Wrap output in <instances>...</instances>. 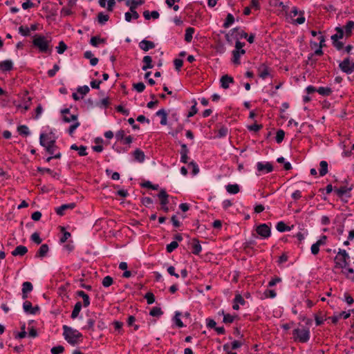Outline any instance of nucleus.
Segmentation results:
<instances>
[{
    "mask_svg": "<svg viewBox=\"0 0 354 354\" xmlns=\"http://www.w3.org/2000/svg\"><path fill=\"white\" fill-rule=\"evenodd\" d=\"M90 89L88 86H80L77 88V92L84 97L89 92Z\"/></svg>",
    "mask_w": 354,
    "mask_h": 354,
    "instance_id": "nucleus-52",
    "label": "nucleus"
},
{
    "mask_svg": "<svg viewBox=\"0 0 354 354\" xmlns=\"http://www.w3.org/2000/svg\"><path fill=\"white\" fill-rule=\"evenodd\" d=\"M257 168L259 172L263 173H270L273 170L272 165L270 162H258Z\"/></svg>",
    "mask_w": 354,
    "mask_h": 354,
    "instance_id": "nucleus-11",
    "label": "nucleus"
},
{
    "mask_svg": "<svg viewBox=\"0 0 354 354\" xmlns=\"http://www.w3.org/2000/svg\"><path fill=\"white\" fill-rule=\"evenodd\" d=\"M109 19L108 15H105L103 12H100L97 15L98 22L100 24H104Z\"/></svg>",
    "mask_w": 354,
    "mask_h": 354,
    "instance_id": "nucleus-44",
    "label": "nucleus"
},
{
    "mask_svg": "<svg viewBox=\"0 0 354 354\" xmlns=\"http://www.w3.org/2000/svg\"><path fill=\"white\" fill-rule=\"evenodd\" d=\"M221 86L222 88L226 89L230 86V84L234 82L233 78L227 75H223L221 78Z\"/></svg>",
    "mask_w": 354,
    "mask_h": 354,
    "instance_id": "nucleus-17",
    "label": "nucleus"
},
{
    "mask_svg": "<svg viewBox=\"0 0 354 354\" xmlns=\"http://www.w3.org/2000/svg\"><path fill=\"white\" fill-rule=\"evenodd\" d=\"M45 149L49 154L53 155V156H54L55 153H57L58 152V151H57V147L55 144L46 147Z\"/></svg>",
    "mask_w": 354,
    "mask_h": 354,
    "instance_id": "nucleus-53",
    "label": "nucleus"
},
{
    "mask_svg": "<svg viewBox=\"0 0 354 354\" xmlns=\"http://www.w3.org/2000/svg\"><path fill=\"white\" fill-rule=\"evenodd\" d=\"M48 252V246L46 244H43L40 246L37 255L40 257H44L46 255Z\"/></svg>",
    "mask_w": 354,
    "mask_h": 354,
    "instance_id": "nucleus-36",
    "label": "nucleus"
},
{
    "mask_svg": "<svg viewBox=\"0 0 354 354\" xmlns=\"http://www.w3.org/2000/svg\"><path fill=\"white\" fill-rule=\"evenodd\" d=\"M64 351V346L59 345L54 346L51 348L50 352L52 354H61Z\"/></svg>",
    "mask_w": 354,
    "mask_h": 354,
    "instance_id": "nucleus-54",
    "label": "nucleus"
},
{
    "mask_svg": "<svg viewBox=\"0 0 354 354\" xmlns=\"http://www.w3.org/2000/svg\"><path fill=\"white\" fill-rule=\"evenodd\" d=\"M163 314L162 310L159 307H153L150 310L149 315L153 317H160Z\"/></svg>",
    "mask_w": 354,
    "mask_h": 354,
    "instance_id": "nucleus-43",
    "label": "nucleus"
},
{
    "mask_svg": "<svg viewBox=\"0 0 354 354\" xmlns=\"http://www.w3.org/2000/svg\"><path fill=\"white\" fill-rule=\"evenodd\" d=\"M227 132H228V130L226 127H221L220 129H218L216 136L218 138L225 137L227 134Z\"/></svg>",
    "mask_w": 354,
    "mask_h": 354,
    "instance_id": "nucleus-59",
    "label": "nucleus"
},
{
    "mask_svg": "<svg viewBox=\"0 0 354 354\" xmlns=\"http://www.w3.org/2000/svg\"><path fill=\"white\" fill-rule=\"evenodd\" d=\"M349 258V255L345 250L339 249L334 259L335 267L342 269L346 268Z\"/></svg>",
    "mask_w": 354,
    "mask_h": 354,
    "instance_id": "nucleus-5",
    "label": "nucleus"
},
{
    "mask_svg": "<svg viewBox=\"0 0 354 354\" xmlns=\"http://www.w3.org/2000/svg\"><path fill=\"white\" fill-rule=\"evenodd\" d=\"M264 295L267 298H274L277 295L276 292L274 290H266Z\"/></svg>",
    "mask_w": 354,
    "mask_h": 354,
    "instance_id": "nucleus-62",
    "label": "nucleus"
},
{
    "mask_svg": "<svg viewBox=\"0 0 354 354\" xmlns=\"http://www.w3.org/2000/svg\"><path fill=\"white\" fill-rule=\"evenodd\" d=\"M102 285L105 288H108L113 284V279L110 276H106L102 279Z\"/></svg>",
    "mask_w": 354,
    "mask_h": 354,
    "instance_id": "nucleus-47",
    "label": "nucleus"
},
{
    "mask_svg": "<svg viewBox=\"0 0 354 354\" xmlns=\"http://www.w3.org/2000/svg\"><path fill=\"white\" fill-rule=\"evenodd\" d=\"M202 250V247L198 241H195L193 244V253L198 254Z\"/></svg>",
    "mask_w": 354,
    "mask_h": 354,
    "instance_id": "nucleus-55",
    "label": "nucleus"
},
{
    "mask_svg": "<svg viewBox=\"0 0 354 354\" xmlns=\"http://www.w3.org/2000/svg\"><path fill=\"white\" fill-rule=\"evenodd\" d=\"M133 88L138 92H142L145 88V85L142 82H138L133 84Z\"/></svg>",
    "mask_w": 354,
    "mask_h": 354,
    "instance_id": "nucleus-61",
    "label": "nucleus"
},
{
    "mask_svg": "<svg viewBox=\"0 0 354 354\" xmlns=\"http://www.w3.org/2000/svg\"><path fill=\"white\" fill-rule=\"evenodd\" d=\"M71 149L77 151L78 153L81 156L87 155L86 147L81 145L78 147L77 145L73 144L71 146Z\"/></svg>",
    "mask_w": 354,
    "mask_h": 354,
    "instance_id": "nucleus-23",
    "label": "nucleus"
},
{
    "mask_svg": "<svg viewBox=\"0 0 354 354\" xmlns=\"http://www.w3.org/2000/svg\"><path fill=\"white\" fill-rule=\"evenodd\" d=\"M145 298L147 299L148 304H152L155 301V297L151 292L146 293Z\"/></svg>",
    "mask_w": 354,
    "mask_h": 354,
    "instance_id": "nucleus-56",
    "label": "nucleus"
},
{
    "mask_svg": "<svg viewBox=\"0 0 354 354\" xmlns=\"http://www.w3.org/2000/svg\"><path fill=\"white\" fill-rule=\"evenodd\" d=\"M62 231H63V234H62V236L60 239V242L61 243H64L71 237V235L70 232L64 231V227L62 228Z\"/></svg>",
    "mask_w": 354,
    "mask_h": 354,
    "instance_id": "nucleus-57",
    "label": "nucleus"
},
{
    "mask_svg": "<svg viewBox=\"0 0 354 354\" xmlns=\"http://www.w3.org/2000/svg\"><path fill=\"white\" fill-rule=\"evenodd\" d=\"M57 137L52 133H41L39 136V143L44 148L53 145L56 142Z\"/></svg>",
    "mask_w": 354,
    "mask_h": 354,
    "instance_id": "nucleus-6",
    "label": "nucleus"
},
{
    "mask_svg": "<svg viewBox=\"0 0 354 354\" xmlns=\"http://www.w3.org/2000/svg\"><path fill=\"white\" fill-rule=\"evenodd\" d=\"M31 101L32 97L28 95L27 92H26L21 97L19 101H13V104L19 111L21 113H25L30 108Z\"/></svg>",
    "mask_w": 354,
    "mask_h": 354,
    "instance_id": "nucleus-3",
    "label": "nucleus"
},
{
    "mask_svg": "<svg viewBox=\"0 0 354 354\" xmlns=\"http://www.w3.org/2000/svg\"><path fill=\"white\" fill-rule=\"evenodd\" d=\"M158 198L160 200L161 206H165L168 204V197L169 195L167 194L165 189H161L158 195Z\"/></svg>",
    "mask_w": 354,
    "mask_h": 354,
    "instance_id": "nucleus-19",
    "label": "nucleus"
},
{
    "mask_svg": "<svg viewBox=\"0 0 354 354\" xmlns=\"http://www.w3.org/2000/svg\"><path fill=\"white\" fill-rule=\"evenodd\" d=\"M284 136H285V132L280 129V130H278L277 131V133H276V141L277 143H281L283 138H284Z\"/></svg>",
    "mask_w": 354,
    "mask_h": 354,
    "instance_id": "nucleus-50",
    "label": "nucleus"
},
{
    "mask_svg": "<svg viewBox=\"0 0 354 354\" xmlns=\"http://www.w3.org/2000/svg\"><path fill=\"white\" fill-rule=\"evenodd\" d=\"M66 48H67V46L63 41H59V45L56 47L57 52L59 54L64 53V52L66 50Z\"/></svg>",
    "mask_w": 354,
    "mask_h": 354,
    "instance_id": "nucleus-46",
    "label": "nucleus"
},
{
    "mask_svg": "<svg viewBox=\"0 0 354 354\" xmlns=\"http://www.w3.org/2000/svg\"><path fill=\"white\" fill-rule=\"evenodd\" d=\"M276 229L280 232H283L291 230V227L286 225V224L283 221H280V222L277 223V224L276 225Z\"/></svg>",
    "mask_w": 354,
    "mask_h": 354,
    "instance_id": "nucleus-33",
    "label": "nucleus"
},
{
    "mask_svg": "<svg viewBox=\"0 0 354 354\" xmlns=\"http://www.w3.org/2000/svg\"><path fill=\"white\" fill-rule=\"evenodd\" d=\"M105 41L106 40L104 39L95 36L91 38L90 44L95 47H97L100 44L105 43Z\"/></svg>",
    "mask_w": 354,
    "mask_h": 354,
    "instance_id": "nucleus-32",
    "label": "nucleus"
},
{
    "mask_svg": "<svg viewBox=\"0 0 354 354\" xmlns=\"http://www.w3.org/2000/svg\"><path fill=\"white\" fill-rule=\"evenodd\" d=\"M133 156L135 160L139 162H144L145 158L144 152L138 149L134 151Z\"/></svg>",
    "mask_w": 354,
    "mask_h": 354,
    "instance_id": "nucleus-28",
    "label": "nucleus"
},
{
    "mask_svg": "<svg viewBox=\"0 0 354 354\" xmlns=\"http://www.w3.org/2000/svg\"><path fill=\"white\" fill-rule=\"evenodd\" d=\"M19 32L23 36H28L30 32V29L27 26H21L19 28Z\"/></svg>",
    "mask_w": 354,
    "mask_h": 354,
    "instance_id": "nucleus-51",
    "label": "nucleus"
},
{
    "mask_svg": "<svg viewBox=\"0 0 354 354\" xmlns=\"http://www.w3.org/2000/svg\"><path fill=\"white\" fill-rule=\"evenodd\" d=\"M339 67L343 72L351 74L354 72V62L346 58L339 63Z\"/></svg>",
    "mask_w": 354,
    "mask_h": 354,
    "instance_id": "nucleus-8",
    "label": "nucleus"
},
{
    "mask_svg": "<svg viewBox=\"0 0 354 354\" xmlns=\"http://www.w3.org/2000/svg\"><path fill=\"white\" fill-rule=\"evenodd\" d=\"M32 290V285L29 281L24 282L22 284V298H27V294Z\"/></svg>",
    "mask_w": 354,
    "mask_h": 354,
    "instance_id": "nucleus-16",
    "label": "nucleus"
},
{
    "mask_svg": "<svg viewBox=\"0 0 354 354\" xmlns=\"http://www.w3.org/2000/svg\"><path fill=\"white\" fill-rule=\"evenodd\" d=\"M320 169H319V175L321 176H325L328 172V163L325 160H322L320 162Z\"/></svg>",
    "mask_w": 354,
    "mask_h": 354,
    "instance_id": "nucleus-34",
    "label": "nucleus"
},
{
    "mask_svg": "<svg viewBox=\"0 0 354 354\" xmlns=\"http://www.w3.org/2000/svg\"><path fill=\"white\" fill-rule=\"evenodd\" d=\"M38 171H40V172H46V173H48L52 177L55 178H59V174L56 173V172H54L53 171H52L50 169H48V168H41V167H39L38 168Z\"/></svg>",
    "mask_w": 354,
    "mask_h": 354,
    "instance_id": "nucleus-39",
    "label": "nucleus"
},
{
    "mask_svg": "<svg viewBox=\"0 0 354 354\" xmlns=\"http://www.w3.org/2000/svg\"><path fill=\"white\" fill-rule=\"evenodd\" d=\"M13 68V62L10 60H4L2 62H0V70L2 71H10Z\"/></svg>",
    "mask_w": 354,
    "mask_h": 354,
    "instance_id": "nucleus-18",
    "label": "nucleus"
},
{
    "mask_svg": "<svg viewBox=\"0 0 354 354\" xmlns=\"http://www.w3.org/2000/svg\"><path fill=\"white\" fill-rule=\"evenodd\" d=\"M351 189V187H341L339 188H335L334 191L338 196L342 197L344 195L348 194Z\"/></svg>",
    "mask_w": 354,
    "mask_h": 354,
    "instance_id": "nucleus-24",
    "label": "nucleus"
},
{
    "mask_svg": "<svg viewBox=\"0 0 354 354\" xmlns=\"http://www.w3.org/2000/svg\"><path fill=\"white\" fill-rule=\"evenodd\" d=\"M23 308H24V310L26 313H29V314H31V315L36 314L37 311L39 310L38 307L33 308L32 306V304L30 301H26L24 303Z\"/></svg>",
    "mask_w": 354,
    "mask_h": 354,
    "instance_id": "nucleus-15",
    "label": "nucleus"
},
{
    "mask_svg": "<svg viewBox=\"0 0 354 354\" xmlns=\"http://www.w3.org/2000/svg\"><path fill=\"white\" fill-rule=\"evenodd\" d=\"M245 53V50H234L233 51V62L234 64H239L240 63L239 58L241 55H243Z\"/></svg>",
    "mask_w": 354,
    "mask_h": 354,
    "instance_id": "nucleus-35",
    "label": "nucleus"
},
{
    "mask_svg": "<svg viewBox=\"0 0 354 354\" xmlns=\"http://www.w3.org/2000/svg\"><path fill=\"white\" fill-rule=\"evenodd\" d=\"M75 207V204L74 203H68V204H64V205H62L61 206L55 208V212L58 215L62 216L64 214L66 211L69 210V209L71 210V209H74Z\"/></svg>",
    "mask_w": 354,
    "mask_h": 354,
    "instance_id": "nucleus-12",
    "label": "nucleus"
},
{
    "mask_svg": "<svg viewBox=\"0 0 354 354\" xmlns=\"http://www.w3.org/2000/svg\"><path fill=\"white\" fill-rule=\"evenodd\" d=\"M145 3L144 0H127L126 5L130 8V11L132 12L133 19H137L139 18V14L136 12V9L138 6L142 5Z\"/></svg>",
    "mask_w": 354,
    "mask_h": 354,
    "instance_id": "nucleus-7",
    "label": "nucleus"
},
{
    "mask_svg": "<svg viewBox=\"0 0 354 354\" xmlns=\"http://www.w3.org/2000/svg\"><path fill=\"white\" fill-rule=\"evenodd\" d=\"M194 32H195V30L194 28L189 27L186 29L185 35V40L187 42L192 41Z\"/></svg>",
    "mask_w": 354,
    "mask_h": 354,
    "instance_id": "nucleus-30",
    "label": "nucleus"
},
{
    "mask_svg": "<svg viewBox=\"0 0 354 354\" xmlns=\"http://www.w3.org/2000/svg\"><path fill=\"white\" fill-rule=\"evenodd\" d=\"M353 30H354V22L353 21H348L344 29L345 36L346 37L351 36Z\"/></svg>",
    "mask_w": 354,
    "mask_h": 354,
    "instance_id": "nucleus-27",
    "label": "nucleus"
},
{
    "mask_svg": "<svg viewBox=\"0 0 354 354\" xmlns=\"http://www.w3.org/2000/svg\"><path fill=\"white\" fill-rule=\"evenodd\" d=\"M30 239L37 244H39L42 241L41 239L39 236V234L37 232L33 233L31 235Z\"/></svg>",
    "mask_w": 354,
    "mask_h": 354,
    "instance_id": "nucleus-58",
    "label": "nucleus"
},
{
    "mask_svg": "<svg viewBox=\"0 0 354 354\" xmlns=\"http://www.w3.org/2000/svg\"><path fill=\"white\" fill-rule=\"evenodd\" d=\"M59 70V67L57 64H55L53 68L48 71V75L49 77H52L55 76L56 73Z\"/></svg>",
    "mask_w": 354,
    "mask_h": 354,
    "instance_id": "nucleus-63",
    "label": "nucleus"
},
{
    "mask_svg": "<svg viewBox=\"0 0 354 354\" xmlns=\"http://www.w3.org/2000/svg\"><path fill=\"white\" fill-rule=\"evenodd\" d=\"M225 188H226L227 192L232 194H236L240 190L239 186L237 184H233V185L229 184V185H226Z\"/></svg>",
    "mask_w": 354,
    "mask_h": 354,
    "instance_id": "nucleus-29",
    "label": "nucleus"
},
{
    "mask_svg": "<svg viewBox=\"0 0 354 354\" xmlns=\"http://www.w3.org/2000/svg\"><path fill=\"white\" fill-rule=\"evenodd\" d=\"M125 137V132L123 130L118 131L115 134V138L118 141H122Z\"/></svg>",
    "mask_w": 354,
    "mask_h": 354,
    "instance_id": "nucleus-64",
    "label": "nucleus"
},
{
    "mask_svg": "<svg viewBox=\"0 0 354 354\" xmlns=\"http://www.w3.org/2000/svg\"><path fill=\"white\" fill-rule=\"evenodd\" d=\"M28 252V249L26 246L19 245L12 252V254L16 256H24Z\"/></svg>",
    "mask_w": 354,
    "mask_h": 354,
    "instance_id": "nucleus-20",
    "label": "nucleus"
},
{
    "mask_svg": "<svg viewBox=\"0 0 354 354\" xmlns=\"http://www.w3.org/2000/svg\"><path fill=\"white\" fill-rule=\"evenodd\" d=\"M327 237L326 236H322L315 243L313 244L310 248L311 253L316 255L319 252V248L322 245H326Z\"/></svg>",
    "mask_w": 354,
    "mask_h": 354,
    "instance_id": "nucleus-10",
    "label": "nucleus"
},
{
    "mask_svg": "<svg viewBox=\"0 0 354 354\" xmlns=\"http://www.w3.org/2000/svg\"><path fill=\"white\" fill-rule=\"evenodd\" d=\"M317 91L324 96H328L332 93V90L329 87H319Z\"/></svg>",
    "mask_w": 354,
    "mask_h": 354,
    "instance_id": "nucleus-37",
    "label": "nucleus"
},
{
    "mask_svg": "<svg viewBox=\"0 0 354 354\" xmlns=\"http://www.w3.org/2000/svg\"><path fill=\"white\" fill-rule=\"evenodd\" d=\"M234 22V16L232 14L229 13L227 15L225 23L223 24V27L225 28H229Z\"/></svg>",
    "mask_w": 354,
    "mask_h": 354,
    "instance_id": "nucleus-40",
    "label": "nucleus"
},
{
    "mask_svg": "<svg viewBox=\"0 0 354 354\" xmlns=\"http://www.w3.org/2000/svg\"><path fill=\"white\" fill-rule=\"evenodd\" d=\"M156 115L160 116V124L162 125H166L167 121V114L166 111L164 109H160L156 112Z\"/></svg>",
    "mask_w": 354,
    "mask_h": 354,
    "instance_id": "nucleus-31",
    "label": "nucleus"
},
{
    "mask_svg": "<svg viewBox=\"0 0 354 354\" xmlns=\"http://www.w3.org/2000/svg\"><path fill=\"white\" fill-rule=\"evenodd\" d=\"M292 335L295 341L305 343L310 339V330L304 326L297 328L293 330Z\"/></svg>",
    "mask_w": 354,
    "mask_h": 354,
    "instance_id": "nucleus-4",
    "label": "nucleus"
},
{
    "mask_svg": "<svg viewBox=\"0 0 354 354\" xmlns=\"http://www.w3.org/2000/svg\"><path fill=\"white\" fill-rule=\"evenodd\" d=\"M73 123L69 127L68 132L69 135L72 136L75 129L80 125V122L77 121H73Z\"/></svg>",
    "mask_w": 354,
    "mask_h": 354,
    "instance_id": "nucleus-49",
    "label": "nucleus"
},
{
    "mask_svg": "<svg viewBox=\"0 0 354 354\" xmlns=\"http://www.w3.org/2000/svg\"><path fill=\"white\" fill-rule=\"evenodd\" d=\"M139 47L144 51H148L155 47V44L153 41L143 39L139 43Z\"/></svg>",
    "mask_w": 354,
    "mask_h": 354,
    "instance_id": "nucleus-14",
    "label": "nucleus"
},
{
    "mask_svg": "<svg viewBox=\"0 0 354 354\" xmlns=\"http://www.w3.org/2000/svg\"><path fill=\"white\" fill-rule=\"evenodd\" d=\"M82 307V304L80 301H78L75 304L74 308L71 313V318L73 319H75L78 317L80 312L81 311Z\"/></svg>",
    "mask_w": 354,
    "mask_h": 354,
    "instance_id": "nucleus-25",
    "label": "nucleus"
},
{
    "mask_svg": "<svg viewBox=\"0 0 354 354\" xmlns=\"http://www.w3.org/2000/svg\"><path fill=\"white\" fill-rule=\"evenodd\" d=\"M77 120V115L74 114L64 115L63 116V120L66 122H71Z\"/></svg>",
    "mask_w": 354,
    "mask_h": 354,
    "instance_id": "nucleus-45",
    "label": "nucleus"
},
{
    "mask_svg": "<svg viewBox=\"0 0 354 354\" xmlns=\"http://www.w3.org/2000/svg\"><path fill=\"white\" fill-rule=\"evenodd\" d=\"M63 335L64 339L71 345L75 346L81 342L82 335L77 330L69 327L66 325L63 326Z\"/></svg>",
    "mask_w": 354,
    "mask_h": 354,
    "instance_id": "nucleus-2",
    "label": "nucleus"
},
{
    "mask_svg": "<svg viewBox=\"0 0 354 354\" xmlns=\"http://www.w3.org/2000/svg\"><path fill=\"white\" fill-rule=\"evenodd\" d=\"M256 231L259 235L263 239H267L270 236L271 231L270 227L267 224H261L259 225Z\"/></svg>",
    "mask_w": 354,
    "mask_h": 354,
    "instance_id": "nucleus-9",
    "label": "nucleus"
},
{
    "mask_svg": "<svg viewBox=\"0 0 354 354\" xmlns=\"http://www.w3.org/2000/svg\"><path fill=\"white\" fill-rule=\"evenodd\" d=\"M142 62L144 63V65L142 67V69L143 71H147V69L153 68L152 58L150 56H149V55L145 56L143 57Z\"/></svg>",
    "mask_w": 354,
    "mask_h": 354,
    "instance_id": "nucleus-21",
    "label": "nucleus"
},
{
    "mask_svg": "<svg viewBox=\"0 0 354 354\" xmlns=\"http://www.w3.org/2000/svg\"><path fill=\"white\" fill-rule=\"evenodd\" d=\"M336 33L331 36V39L333 41H335V40H339L340 39H342L344 36L345 35L344 28L341 27H337L335 28Z\"/></svg>",
    "mask_w": 354,
    "mask_h": 354,
    "instance_id": "nucleus-22",
    "label": "nucleus"
},
{
    "mask_svg": "<svg viewBox=\"0 0 354 354\" xmlns=\"http://www.w3.org/2000/svg\"><path fill=\"white\" fill-rule=\"evenodd\" d=\"M51 41L52 37L50 34H46V35L35 34L32 36V45L40 53L50 54L53 48Z\"/></svg>",
    "mask_w": 354,
    "mask_h": 354,
    "instance_id": "nucleus-1",
    "label": "nucleus"
},
{
    "mask_svg": "<svg viewBox=\"0 0 354 354\" xmlns=\"http://www.w3.org/2000/svg\"><path fill=\"white\" fill-rule=\"evenodd\" d=\"M178 246V243L176 241H174L171 242L169 244L167 245V251L169 253L172 252L175 249H176Z\"/></svg>",
    "mask_w": 354,
    "mask_h": 354,
    "instance_id": "nucleus-48",
    "label": "nucleus"
},
{
    "mask_svg": "<svg viewBox=\"0 0 354 354\" xmlns=\"http://www.w3.org/2000/svg\"><path fill=\"white\" fill-rule=\"evenodd\" d=\"M180 316L181 313L177 311L176 312L175 316L174 317V322L178 328H183L184 326V324L180 318Z\"/></svg>",
    "mask_w": 354,
    "mask_h": 354,
    "instance_id": "nucleus-38",
    "label": "nucleus"
},
{
    "mask_svg": "<svg viewBox=\"0 0 354 354\" xmlns=\"http://www.w3.org/2000/svg\"><path fill=\"white\" fill-rule=\"evenodd\" d=\"M258 73H259V76L261 78H262L263 80H265L266 77L270 76V69L266 65L262 64L258 68Z\"/></svg>",
    "mask_w": 354,
    "mask_h": 354,
    "instance_id": "nucleus-13",
    "label": "nucleus"
},
{
    "mask_svg": "<svg viewBox=\"0 0 354 354\" xmlns=\"http://www.w3.org/2000/svg\"><path fill=\"white\" fill-rule=\"evenodd\" d=\"M342 272L346 276L347 278L354 281V270L353 268H344Z\"/></svg>",
    "mask_w": 354,
    "mask_h": 354,
    "instance_id": "nucleus-42",
    "label": "nucleus"
},
{
    "mask_svg": "<svg viewBox=\"0 0 354 354\" xmlns=\"http://www.w3.org/2000/svg\"><path fill=\"white\" fill-rule=\"evenodd\" d=\"M77 295L83 299V306L84 307H88L90 305V299L86 293L82 290H79L77 292Z\"/></svg>",
    "mask_w": 354,
    "mask_h": 354,
    "instance_id": "nucleus-26",
    "label": "nucleus"
},
{
    "mask_svg": "<svg viewBox=\"0 0 354 354\" xmlns=\"http://www.w3.org/2000/svg\"><path fill=\"white\" fill-rule=\"evenodd\" d=\"M292 22L296 24H302L305 22V17L303 16V14L300 12L297 18L292 19Z\"/></svg>",
    "mask_w": 354,
    "mask_h": 354,
    "instance_id": "nucleus-60",
    "label": "nucleus"
},
{
    "mask_svg": "<svg viewBox=\"0 0 354 354\" xmlns=\"http://www.w3.org/2000/svg\"><path fill=\"white\" fill-rule=\"evenodd\" d=\"M17 131L22 136H28L30 134L29 129L26 125H20L18 127Z\"/></svg>",
    "mask_w": 354,
    "mask_h": 354,
    "instance_id": "nucleus-41",
    "label": "nucleus"
}]
</instances>
